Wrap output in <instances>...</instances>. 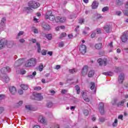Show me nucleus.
Instances as JSON below:
<instances>
[{
	"label": "nucleus",
	"mask_w": 128,
	"mask_h": 128,
	"mask_svg": "<svg viewBox=\"0 0 128 128\" xmlns=\"http://www.w3.org/2000/svg\"><path fill=\"white\" fill-rule=\"evenodd\" d=\"M6 46L7 48H12L14 46L13 41H8L7 40H0V50H2L4 46Z\"/></svg>",
	"instance_id": "f257e3e1"
},
{
	"label": "nucleus",
	"mask_w": 128,
	"mask_h": 128,
	"mask_svg": "<svg viewBox=\"0 0 128 128\" xmlns=\"http://www.w3.org/2000/svg\"><path fill=\"white\" fill-rule=\"evenodd\" d=\"M38 64V60L36 58H31L28 60L26 64L27 68H34Z\"/></svg>",
	"instance_id": "f03ea898"
},
{
	"label": "nucleus",
	"mask_w": 128,
	"mask_h": 128,
	"mask_svg": "<svg viewBox=\"0 0 128 128\" xmlns=\"http://www.w3.org/2000/svg\"><path fill=\"white\" fill-rule=\"evenodd\" d=\"M28 6H30L32 8H38L40 6V3L35 1H30L28 4Z\"/></svg>",
	"instance_id": "7ed1b4c3"
},
{
	"label": "nucleus",
	"mask_w": 128,
	"mask_h": 128,
	"mask_svg": "<svg viewBox=\"0 0 128 128\" xmlns=\"http://www.w3.org/2000/svg\"><path fill=\"white\" fill-rule=\"evenodd\" d=\"M120 38L122 42H126L128 40V31L123 32Z\"/></svg>",
	"instance_id": "20e7f679"
},
{
	"label": "nucleus",
	"mask_w": 128,
	"mask_h": 128,
	"mask_svg": "<svg viewBox=\"0 0 128 128\" xmlns=\"http://www.w3.org/2000/svg\"><path fill=\"white\" fill-rule=\"evenodd\" d=\"M107 62L108 59L106 58H104V60L102 58H98L97 60V62H98V64H99L100 66H106Z\"/></svg>",
	"instance_id": "39448f33"
},
{
	"label": "nucleus",
	"mask_w": 128,
	"mask_h": 128,
	"mask_svg": "<svg viewBox=\"0 0 128 128\" xmlns=\"http://www.w3.org/2000/svg\"><path fill=\"white\" fill-rule=\"evenodd\" d=\"M56 22H66V18L64 16H57L56 17Z\"/></svg>",
	"instance_id": "423d86ee"
},
{
	"label": "nucleus",
	"mask_w": 128,
	"mask_h": 128,
	"mask_svg": "<svg viewBox=\"0 0 128 128\" xmlns=\"http://www.w3.org/2000/svg\"><path fill=\"white\" fill-rule=\"evenodd\" d=\"M104 104L103 102H100L98 104V110L99 112L102 116H104Z\"/></svg>",
	"instance_id": "0eeeda50"
},
{
	"label": "nucleus",
	"mask_w": 128,
	"mask_h": 128,
	"mask_svg": "<svg viewBox=\"0 0 128 128\" xmlns=\"http://www.w3.org/2000/svg\"><path fill=\"white\" fill-rule=\"evenodd\" d=\"M88 66H84L81 72L82 76H86L88 74Z\"/></svg>",
	"instance_id": "6e6552de"
},
{
	"label": "nucleus",
	"mask_w": 128,
	"mask_h": 128,
	"mask_svg": "<svg viewBox=\"0 0 128 128\" xmlns=\"http://www.w3.org/2000/svg\"><path fill=\"white\" fill-rule=\"evenodd\" d=\"M34 100H43L44 97L40 94L38 92L34 93Z\"/></svg>",
	"instance_id": "1a4fd4ad"
},
{
	"label": "nucleus",
	"mask_w": 128,
	"mask_h": 128,
	"mask_svg": "<svg viewBox=\"0 0 128 128\" xmlns=\"http://www.w3.org/2000/svg\"><path fill=\"white\" fill-rule=\"evenodd\" d=\"M80 52L82 54H84L86 52V45L82 44L80 47Z\"/></svg>",
	"instance_id": "9d476101"
},
{
	"label": "nucleus",
	"mask_w": 128,
	"mask_h": 128,
	"mask_svg": "<svg viewBox=\"0 0 128 128\" xmlns=\"http://www.w3.org/2000/svg\"><path fill=\"white\" fill-rule=\"evenodd\" d=\"M124 80V74L123 72L120 73L118 78V82L119 84H122Z\"/></svg>",
	"instance_id": "9b49d317"
},
{
	"label": "nucleus",
	"mask_w": 128,
	"mask_h": 128,
	"mask_svg": "<svg viewBox=\"0 0 128 128\" xmlns=\"http://www.w3.org/2000/svg\"><path fill=\"white\" fill-rule=\"evenodd\" d=\"M9 90L12 94H16V88L14 86H10L9 88Z\"/></svg>",
	"instance_id": "f8f14e48"
},
{
	"label": "nucleus",
	"mask_w": 128,
	"mask_h": 128,
	"mask_svg": "<svg viewBox=\"0 0 128 128\" xmlns=\"http://www.w3.org/2000/svg\"><path fill=\"white\" fill-rule=\"evenodd\" d=\"M98 4H100L98 2H97L96 1H94L92 4V9L96 10V8H98Z\"/></svg>",
	"instance_id": "ddd939ff"
},
{
	"label": "nucleus",
	"mask_w": 128,
	"mask_h": 128,
	"mask_svg": "<svg viewBox=\"0 0 128 128\" xmlns=\"http://www.w3.org/2000/svg\"><path fill=\"white\" fill-rule=\"evenodd\" d=\"M23 62H24L22 61V60L19 59L15 62L14 66H22V64Z\"/></svg>",
	"instance_id": "4468645a"
},
{
	"label": "nucleus",
	"mask_w": 128,
	"mask_h": 128,
	"mask_svg": "<svg viewBox=\"0 0 128 128\" xmlns=\"http://www.w3.org/2000/svg\"><path fill=\"white\" fill-rule=\"evenodd\" d=\"M116 6H120L124 4V2L122 0H116L115 2Z\"/></svg>",
	"instance_id": "2eb2a0df"
},
{
	"label": "nucleus",
	"mask_w": 128,
	"mask_h": 128,
	"mask_svg": "<svg viewBox=\"0 0 128 128\" xmlns=\"http://www.w3.org/2000/svg\"><path fill=\"white\" fill-rule=\"evenodd\" d=\"M82 96L84 100H86L87 102H90V98H88V96L86 95V92H83L82 94Z\"/></svg>",
	"instance_id": "dca6fc26"
},
{
	"label": "nucleus",
	"mask_w": 128,
	"mask_h": 128,
	"mask_svg": "<svg viewBox=\"0 0 128 128\" xmlns=\"http://www.w3.org/2000/svg\"><path fill=\"white\" fill-rule=\"evenodd\" d=\"M36 76V72L34 71L32 72V74H30L27 76L29 80H32Z\"/></svg>",
	"instance_id": "f3484780"
},
{
	"label": "nucleus",
	"mask_w": 128,
	"mask_h": 128,
	"mask_svg": "<svg viewBox=\"0 0 128 128\" xmlns=\"http://www.w3.org/2000/svg\"><path fill=\"white\" fill-rule=\"evenodd\" d=\"M2 82H4L6 84H8L10 82V78L8 76H6L2 77Z\"/></svg>",
	"instance_id": "a211bd4d"
},
{
	"label": "nucleus",
	"mask_w": 128,
	"mask_h": 128,
	"mask_svg": "<svg viewBox=\"0 0 128 128\" xmlns=\"http://www.w3.org/2000/svg\"><path fill=\"white\" fill-rule=\"evenodd\" d=\"M126 102V99H124L122 101L119 102L117 104V106H124V102Z\"/></svg>",
	"instance_id": "6ab92c4d"
},
{
	"label": "nucleus",
	"mask_w": 128,
	"mask_h": 128,
	"mask_svg": "<svg viewBox=\"0 0 128 128\" xmlns=\"http://www.w3.org/2000/svg\"><path fill=\"white\" fill-rule=\"evenodd\" d=\"M104 30H105L106 32L108 34L110 32V26L106 25L104 27Z\"/></svg>",
	"instance_id": "aec40b11"
},
{
	"label": "nucleus",
	"mask_w": 128,
	"mask_h": 128,
	"mask_svg": "<svg viewBox=\"0 0 128 128\" xmlns=\"http://www.w3.org/2000/svg\"><path fill=\"white\" fill-rule=\"evenodd\" d=\"M43 28L46 30H50V26L48 25V24H45L43 25Z\"/></svg>",
	"instance_id": "412c9836"
},
{
	"label": "nucleus",
	"mask_w": 128,
	"mask_h": 128,
	"mask_svg": "<svg viewBox=\"0 0 128 128\" xmlns=\"http://www.w3.org/2000/svg\"><path fill=\"white\" fill-rule=\"evenodd\" d=\"M52 15V11H48L46 13V14L45 15V18L46 20H48V17Z\"/></svg>",
	"instance_id": "4be33fe9"
},
{
	"label": "nucleus",
	"mask_w": 128,
	"mask_h": 128,
	"mask_svg": "<svg viewBox=\"0 0 128 128\" xmlns=\"http://www.w3.org/2000/svg\"><path fill=\"white\" fill-rule=\"evenodd\" d=\"M6 17L2 18L1 20L0 25L4 26L6 24Z\"/></svg>",
	"instance_id": "5701e85b"
},
{
	"label": "nucleus",
	"mask_w": 128,
	"mask_h": 128,
	"mask_svg": "<svg viewBox=\"0 0 128 128\" xmlns=\"http://www.w3.org/2000/svg\"><path fill=\"white\" fill-rule=\"evenodd\" d=\"M76 90V91L77 94H80V87L78 85H76L75 86Z\"/></svg>",
	"instance_id": "b1692460"
},
{
	"label": "nucleus",
	"mask_w": 128,
	"mask_h": 128,
	"mask_svg": "<svg viewBox=\"0 0 128 128\" xmlns=\"http://www.w3.org/2000/svg\"><path fill=\"white\" fill-rule=\"evenodd\" d=\"M102 43H98L95 45L96 50H100L102 48Z\"/></svg>",
	"instance_id": "393cba45"
},
{
	"label": "nucleus",
	"mask_w": 128,
	"mask_h": 128,
	"mask_svg": "<svg viewBox=\"0 0 128 128\" xmlns=\"http://www.w3.org/2000/svg\"><path fill=\"white\" fill-rule=\"evenodd\" d=\"M102 74H104V76H112L114 75V73L108 72H103Z\"/></svg>",
	"instance_id": "a878e982"
},
{
	"label": "nucleus",
	"mask_w": 128,
	"mask_h": 128,
	"mask_svg": "<svg viewBox=\"0 0 128 128\" xmlns=\"http://www.w3.org/2000/svg\"><path fill=\"white\" fill-rule=\"evenodd\" d=\"M94 75V70H90L88 73V78H92Z\"/></svg>",
	"instance_id": "bb28decb"
},
{
	"label": "nucleus",
	"mask_w": 128,
	"mask_h": 128,
	"mask_svg": "<svg viewBox=\"0 0 128 128\" xmlns=\"http://www.w3.org/2000/svg\"><path fill=\"white\" fill-rule=\"evenodd\" d=\"M20 88H22L24 90H26L28 88V85L26 84H22L20 85Z\"/></svg>",
	"instance_id": "cd10ccee"
},
{
	"label": "nucleus",
	"mask_w": 128,
	"mask_h": 128,
	"mask_svg": "<svg viewBox=\"0 0 128 128\" xmlns=\"http://www.w3.org/2000/svg\"><path fill=\"white\" fill-rule=\"evenodd\" d=\"M36 45L37 46L38 48V52L40 53V44L38 42H36Z\"/></svg>",
	"instance_id": "c85d7f7f"
},
{
	"label": "nucleus",
	"mask_w": 128,
	"mask_h": 128,
	"mask_svg": "<svg viewBox=\"0 0 128 128\" xmlns=\"http://www.w3.org/2000/svg\"><path fill=\"white\" fill-rule=\"evenodd\" d=\"M46 36L48 40H50L52 38V34H47L46 35Z\"/></svg>",
	"instance_id": "c756f323"
},
{
	"label": "nucleus",
	"mask_w": 128,
	"mask_h": 128,
	"mask_svg": "<svg viewBox=\"0 0 128 128\" xmlns=\"http://www.w3.org/2000/svg\"><path fill=\"white\" fill-rule=\"evenodd\" d=\"M76 18V14H71L68 16V18L70 20H74V18Z\"/></svg>",
	"instance_id": "7c9ffc66"
},
{
	"label": "nucleus",
	"mask_w": 128,
	"mask_h": 128,
	"mask_svg": "<svg viewBox=\"0 0 128 128\" xmlns=\"http://www.w3.org/2000/svg\"><path fill=\"white\" fill-rule=\"evenodd\" d=\"M112 126L116 127L118 126V119H115L114 122L112 124Z\"/></svg>",
	"instance_id": "2f4dec72"
},
{
	"label": "nucleus",
	"mask_w": 128,
	"mask_h": 128,
	"mask_svg": "<svg viewBox=\"0 0 128 128\" xmlns=\"http://www.w3.org/2000/svg\"><path fill=\"white\" fill-rule=\"evenodd\" d=\"M90 84H91V86H90V90H94V88H96V84H94V82H90Z\"/></svg>",
	"instance_id": "473e14b6"
},
{
	"label": "nucleus",
	"mask_w": 128,
	"mask_h": 128,
	"mask_svg": "<svg viewBox=\"0 0 128 128\" xmlns=\"http://www.w3.org/2000/svg\"><path fill=\"white\" fill-rule=\"evenodd\" d=\"M116 102H118V100L116 99H114L113 100H112V101L111 102V104L112 106H116Z\"/></svg>",
	"instance_id": "72a5a7b5"
},
{
	"label": "nucleus",
	"mask_w": 128,
	"mask_h": 128,
	"mask_svg": "<svg viewBox=\"0 0 128 128\" xmlns=\"http://www.w3.org/2000/svg\"><path fill=\"white\" fill-rule=\"evenodd\" d=\"M108 10H110V8H108V6H105L102 8V12H108Z\"/></svg>",
	"instance_id": "f704fd0d"
},
{
	"label": "nucleus",
	"mask_w": 128,
	"mask_h": 128,
	"mask_svg": "<svg viewBox=\"0 0 128 128\" xmlns=\"http://www.w3.org/2000/svg\"><path fill=\"white\" fill-rule=\"evenodd\" d=\"M24 31H20L18 34V36L16 37V38L18 39V36H22L24 34Z\"/></svg>",
	"instance_id": "c9c22d12"
},
{
	"label": "nucleus",
	"mask_w": 128,
	"mask_h": 128,
	"mask_svg": "<svg viewBox=\"0 0 128 128\" xmlns=\"http://www.w3.org/2000/svg\"><path fill=\"white\" fill-rule=\"evenodd\" d=\"M48 20H56L54 16L52 14L48 18Z\"/></svg>",
	"instance_id": "e433bc0d"
},
{
	"label": "nucleus",
	"mask_w": 128,
	"mask_h": 128,
	"mask_svg": "<svg viewBox=\"0 0 128 128\" xmlns=\"http://www.w3.org/2000/svg\"><path fill=\"white\" fill-rule=\"evenodd\" d=\"M6 98V95L4 94H0V100H2Z\"/></svg>",
	"instance_id": "4c0bfd02"
},
{
	"label": "nucleus",
	"mask_w": 128,
	"mask_h": 128,
	"mask_svg": "<svg viewBox=\"0 0 128 128\" xmlns=\"http://www.w3.org/2000/svg\"><path fill=\"white\" fill-rule=\"evenodd\" d=\"M0 72H1L2 74H6V67L2 68L0 70Z\"/></svg>",
	"instance_id": "58836bf2"
},
{
	"label": "nucleus",
	"mask_w": 128,
	"mask_h": 128,
	"mask_svg": "<svg viewBox=\"0 0 128 128\" xmlns=\"http://www.w3.org/2000/svg\"><path fill=\"white\" fill-rule=\"evenodd\" d=\"M48 51L46 50H42L41 52L42 56H46V52Z\"/></svg>",
	"instance_id": "ea45409f"
},
{
	"label": "nucleus",
	"mask_w": 128,
	"mask_h": 128,
	"mask_svg": "<svg viewBox=\"0 0 128 128\" xmlns=\"http://www.w3.org/2000/svg\"><path fill=\"white\" fill-rule=\"evenodd\" d=\"M64 46V42H61L58 44V46L59 48H62Z\"/></svg>",
	"instance_id": "a19ab883"
},
{
	"label": "nucleus",
	"mask_w": 128,
	"mask_h": 128,
	"mask_svg": "<svg viewBox=\"0 0 128 128\" xmlns=\"http://www.w3.org/2000/svg\"><path fill=\"white\" fill-rule=\"evenodd\" d=\"M52 106H53V104H52V102H49L46 104L47 108H52Z\"/></svg>",
	"instance_id": "79ce46f5"
},
{
	"label": "nucleus",
	"mask_w": 128,
	"mask_h": 128,
	"mask_svg": "<svg viewBox=\"0 0 128 128\" xmlns=\"http://www.w3.org/2000/svg\"><path fill=\"white\" fill-rule=\"evenodd\" d=\"M66 33L63 32L61 34L60 38H66Z\"/></svg>",
	"instance_id": "37998d69"
},
{
	"label": "nucleus",
	"mask_w": 128,
	"mask_h": 128,
	"mask_svg": "<svg viewBox=\"0 0 128 128\" xmlns=\"http://www.w3.org/2000/svg\"><path fill=\"white\" fill-rule=\"evenodd\" d=\"M122 12H123L124 16H128V10H123Z\"/></svg>",
	"instance_id": "c03bdc74"
},
{
	"label": "nucleus",
	"mask_w": 128,
	"mask_h": 128,
	"mask_svg": "<svg viewBox=\"0 0 128 128\" xmlns=\"http://www.w3.org/2000/svg\"><path fill=\"white\" fill-rule=\"evenodd\" d=\"M106 120V119L104 118L100 117L99 118V122H104Z\"/></svg>",
	"instance_id": "a18cd8bd"
},
{
	"label": "nucleus",
	"mask_w": 128,
	"mask_h": 128,
	"mask_svg": "<svg viewBox=\"0 0 128 128\" xmlns=\"http://www.w3.org/2000/svg\"><path fill=\"white\" fill-rule=\"evenodd\" d=\"M34 90H42V87L36 86L34 88Z\"/></svg>",
	"instance_id": "49530a36"
},
{
	"label": "nucleus",
	"mask_w": 128,
	"mask_h": 128,
	"mask_svg": "<svg viewBox=\"0 0 128 128\" xmlns=\"http://www.w3.org/2000/svg\"><path fill=\"white\" fill-rule=\"evenodd\" d=\"M84 116H88L90 112H88V110H84Z\"/></svg>",
	"instance_id": "de8ad7c7"
},
{
	"label": "nucleus",
	"mask_w": 128,
	"mask_h": 128,
	"mask_svg": "<svg viewBox=\"0 0 128 128\" xmlns=\"http://www.w3.org/2000/svg\"><path fill=\"white\" fill-rule=\"evenodd\" d=\"M38 68H39V71L40 72H42V70H44V65H42V64L38 66Z\"/></svg>",
	"instance_id": "09e8293b"
},
{
	"label": "nucleus",
	"mask_w": 128,
	"mask_h": 128,
	"mask_svg": "<svg viewBox=\"0 0 128 128\" xmlns=\"http://www.w3.org/2000/svg\"><path fill=\"white\" fill-rule=\"evenodd\" d=\"M40 122L42 124H46V119L44 117H42L41 120H40Z\"/></svg>",
	"instance_id": "8fccbe9b"
},
{
	"label": "nucleus",
	"mask_w": 128,
	"mask_h": 128,
	"mask_svg": "<svg viewBox=\"0 0 128 128\" xmlns=\"http://www.w3.org/2000/svg\"><path fill=\"white\" fill-rule=\"evenodd\" d=\"M115 72H116L118 73V72H122V70H120V68L118 67L116 68Z\"/></svg>",
	"instance_id": "3c124183"
},
{
	"label": "nucleus",
	"mask_w": 128,
	"mask_h": 128,
	"mask_svg": "<svg viewBox=\"0 0 128 128\" xmlns=\"http://www.w3.org/2000/svg\"><path fill=\"white\" fill-rule=\"evenodd\" d=\"M96 33L95 32H92V34H91L92 38H96Z\"/></svg>",
	"instance_id": "603ef678"
},
{
	"label": "nucleus",
	"mask_w": 128,
	"mask_h": 128,
	"mask_svg": "<svg viewBox=\"0 0 128 128\" xmlns=\"http://www.w3.org/2000/svg\"><path fill=\"white\" fill-rule=\"evenodd\" d=\"M29 40L30 42H33V44H36V39L32 38L31 40Z\"/></svg>",
	"instance_id": "864d4df0"
},
{
	"label": "nucleus",
	"mask_w": 128,
	"mask_h": 128,
	"mask_svg": "<svg viewBox=\"0 0 128 128\" xmlns=\"http://www.w3.org/2000/svg\"><path fill=\"white\" fill-rule=\"evenodd\" d=\"M116 16H121V14H122V12L116 11Z\"/></svg>",
	"instance_id": "5fc2aeb1"
},
{
	"label": "nucleus",
	"mask_w": 128,
	"mask_h": 128,
	"mask_svg": "<svg viewBox=\"0 0 128 128\" xmlns=\"http://www.w3.org/2000/svg\"><path fill=\"white\" fill-rule=\"evenodd\" d=\"M32 31L34 34H38V30L36 28L33 29Z\"/></svg>",
	"instance_id": "6e6d98bb"
},
{
	"label": "nucleus",
	"mask_w": 128,
	"mask_h": 128,
	"mask_svg": "<svg viewBox=\"0 0 128 128\" xmlns=\"http://www.w3.org/2000/svg\"><path fill=\"white\" fill-rule=\"evenodd\" d=\"M22 101H20L19 102L17 103V106H20L22 104Z\"/></svg>",
	"instance_id": "4d7b16f0"
},
{
	"label": "nucleus",
	"mask_w": 128,
	"mask_h": 128,
	"mask_svg": "<svg viewBox=\"0 0 128 128\" xmlns=\"http://www.w3.org/2000/svg\"><path fill=\"white\" fill-rule=\"evenodd\" d=\"M25 108H26V110H31L30 106V105H26L25 106Z\"/></svg>",
	"instance_id": "13d9d810"
},
{
	"label": "nucleus",
	"mask_w": 128,
	"mask_h": 128,
	"mask_svg": "<svg viewBox=\"0 0 128 128\" xmlns=\"http://www.w3.org/2000/svg\"><path fill=\"white\" fill-rule=\"evenodd\" d=\"M18 94H24V90H18Z\"/></svg>",
	"instance_id": "bf43d9fd"
},
{
	"label": "nucleus",
	"mask_w": 128,
	"mask_h": 128,
	"mask_svg": "<svg viewBox=\"0 0 128 128\" xmlns=\"http://www.w3.org/2000/svg\"><path fill=\"white\" fill-rule=\"evenodd\" d=\"M61 92L63 94H66V92H68V90H62Z\"/></svg>",
	"instance_id": "052dcab7"
},
{
	"label": "nucleus",
	"mask_w": 128,
	"mask_h": 128,
	"mask_svg": "<svg viewBox=\"0 0 128 128\" xmlns=\"http://www.w3.org/2000/svg\"><path fill=\"white\" fill-rule=\"evenodd\" d=\"M69 72H70V74H74V72H76V70H74V69L69 70Z\"/></svg>",
	"instance_id": "680f3d73"
},
{
	"label": "nucleus",
	"mask_w": 128,
	"mask_h": 128,
	"mask_svg": "<svg viewBox=\"0 0 128 128\" xmlns=\"http://www.w3.org/2000/svg\"><path fill=\"white\" fill-rule=\"evenodd\" d=\"M5 68H6V72H10V68L8 66L5 67Z\"/></svg>",
	"instance_id": "e2e57ef3"
},
{
	"label": "nucleus",
	"mask_w": 128,
	"mask_h": 128,
	"mask_svg": "<svg viewBox=\"0 0 128 128\" xmlns=\"http://www.w3.org/2000/svg\"><path fill=\"white\" fill-rule=\"evenodd\" d=\"M24 8H25V10H32V8L30 6L25 7Z\"/></svg>",
	"instance_id": "0e129e2a"
},
{
	"label": "nucleus",
	"mask_w": 128,
	"mask_h": 128,
	"mask_svg": "<svg viewBox=\"0 0 128 128\" xmlns=\"http://www.w3.org/2000/svg\"><path fill=\"white\" fill-rule=\"evenodd\" d=\"M20 74H26V71L24 70H20Z\"/></svg>",
	"instance_id": "69168bd1"
},
{
	"label": "nucleus",
	"mask_w": 128,
	"mask_h": 128,
	"mask_svg": "<svg viewBox=\"0 0 128 128\" xmlns=\"http://www.w3.org/2000/svg\"><path fill=\"white\" fill-rule=\"evenodd\" d=\"M78 22H79V24H82V22H84V19H80L78 20Z\"/></svg>",
	"instance_id": "338daca9"
},
{
	"label": "nucleus",
	"mask_w": 128,
	"mask_h": 128,
	"mask_svg": "<svg viewBox=\"0 0 128 128\" xmlns=\"http://www.w3.org/2000/svg\"><path fill=\"white\" fill-rule=\"evenodd\" d=\"M4 112V108L0 107V114Z\"/></svg>",
	"instance_id": "774afa93"
}]
</instances>
